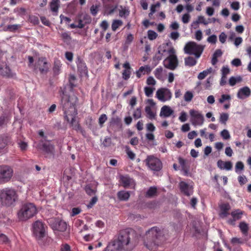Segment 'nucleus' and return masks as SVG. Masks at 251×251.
<instances>
[{
  "label": "nucleus",
  "instance_id": "24",
  "mask_svg": "<svg viewBox=\"0 0 251 251\" xmlns=\"http://www.w3.org/2000/svg\"><path fill=\"white\" fill-rule=\"evenodd\" d=\"M50 8L52 12L54 13V15H57L58 8L59 7V1H51L50 4Z\"/></svg>",
  "mask_w": 251,
  "mask_h": 251
},
{
  "label": "nucleus",
  "instance_id": "56",
  "mask_svg": "<svg viewBox=\"0 0 251 251\" xmlns=\"http://www.w3.org/2000/svg\"><path fill=\"white\" fill-rule=\"evenodd\" d=\"M190 15L188 13L184 14L182 18V21L183 23L187 24L189 22Z\"/></svg>",
  "mask_w": 251,
  "mask_h": 251
},
{
  "label": "nucleus",
  "instance_id": "52",
  "mask_svg": "<svg viewBox=\"0 0 251 251\" xmlns=\"http://www.w3.org/2000/svg\"><path fill=\"white\" fill-rule=\"evenodd\" d=\"M133 115L135 119H138L140 118L141 116V110L140 108H137L136 110L134 111Z\"/></svg>",
  "mask_w": 251,
  "mask_h": 251
},
{
  "label": "nucleus",
  "instance_id": "36",
  "mask_svg": "<svg viewBox=\"0 0 251 251\" xmlns=\"http://www.w3.org/2000/svg\"><path fill=\"white\" fill-rule=\"evenodd\" d=\"M148 37L149 40H153L157 38V34L153 30H149L148 31Z\"/></svg>",
  "mask_w": 251,
  "mask_h": 251
},
{
  "label": "nucleus",
  "instance_id": "62",
  "mask_svg": "<svg viewBox=\"0 0 251 251\" xmlns=\"http://www.w3.org/2000/svg\"><path fill=\"white\" fill-rule=\"evenodd\" d=\"M60 250L61 251H71V247L67 244L62 245Z\"/></svg>",
  "mask_w": 251,
  "mask_h": 251
},
{
  "label": "nucleus",
  "instance_id": "5",
  "mask_svg": "<svg viewBox=\"0 0 251 251\" xmlns=\"http://www.w3.org/2000/svg\"><path fill=\"white\" fill-rule=\"evenodd\" d=\"M204 46L198 44L194 41L187 42L184 48V51L185 53L195 55L196 58H199L201 56Z\"/></svg>",
  "mask_w": 251,
  "mask_h": 251
},
{
  "label": "nucleus",
  "instance_id": "17",
  "mask_svg": "<svg viewBox=\"0 0 251 251\" xmlns=\"http://www.w3.org/2000/svg\"><path fill=\"white\" fill-rule=\"evenodd\" d=\"M179 187L181 192L187 196H190L193 193L192 187L184 181H180Z\"/></svg>",
  "mask_w": 251,
  "mask_h": 251
},
{
  "label": "nucleus",
  "instance_id": "2",
  "mask_svg": "<svg viewBox=\"0 0 251 251\" xmlns=\"http://www.w3.org/2000/svg\"><path fill=\"white\" fill-rule=\"evenodd\" d=\"M161 234L162 233L159 228H151L146 233L144 237V245L151 251L155 250L161 243L163 238Z\"/></svg>",
  "mask_w": 251,
  "mask_h": 251
},
{
  "label": "nucleus",
  "instance_id": "60",
  "mask_svg": "<svg viewBox=\"0 0 251 251\" xmlns=\"http://www.w3.org/2000/svg\"><path fill=\"white\" fill-rule=\"evenodd\" d=\"M98 11V7L97 5H93L91 8H90V12L91 13L94 15L95 16Z\"/></svg>",
  "mask_w": 251,
  "mask_h": 251
},
{
  "label": "nucleus",
  "instance_id": "38",
  "mask_svg": "<svg viewBox=\"0 0 251 251\" xmlns=\"http://www.w3.org/2000/svg\"><path fill=\"white\" fill-rule=\"evenodd\" d=\"M61 36L62 39L65 42H70L71 40L70 35L67 32H63L61 34Z\"/></svg>",
  "mask_w": 251,
  "mask_h": 251
},
{
  "label": "nucleus",
  "instance_id": "64",
  "mask_svg": "<svg viewBox=\"0 0 251 251\" xmlns=\"http://www.w3.org/2000/svg\"><path fill=\"white\" fill-rule=\"evenodd\" d=\"M154 89L152 87H145L144 88L145 94H152Z\"/></svg>",
  "mask_w": 251,
  "mask_h": 251
},
{
  "label": "nucleus",
  "instance_id": "53",
  "mask_svg": "<svg viewBox=\"0 0 251 251\" xmlns=\"http://www.w3.org/2000/svg\"><path fill=\"white\" fill-rule=\"evenodd\" d=\"M111 144V139L110 137H106L102 142V145L104 147H109Z\"/></svg>",
  "mask_w": 251,
  "mask_h": 251
},
{
  "label": "nucleus",
  "instance_id": "14",
  "mask_svg": "<svg viewBox=\"0 0 251 251\" xmlns=\"http://www.w3.org/2000/svg\"><path fill=\"white\" fill-rule=\"evenodd\" d=\"M243 213V211L239 209L232 211L230 213L232 218L228 219L227 223L230 225L235 226V222L242 218Z\"/></svg>",
  "mask_w": 251,
  "mask_h": 251
},
{
  "label": "nucleus",
  "instance_id": "10",
  "mask_svg": "<svg viewBox=\"0 0 251 251\" xmlns=\"http://www.w3.org/2000/svg\"><path fill=\"white\" fill-rule=\"evenodd\" d=\"M126 241V231H121L118 236V238L114 241L109 243L116 251H123L124 248V243Z\"/></svg>",
  "mask_w": 251,
  "mask_h": 251
},
{
  "label": "nucleus",
  "instance_id": "34",
  "mask_svg": "<svg viewBox=\"0 0 251 251\" xmlns=\"http://www.w3.org/2000/svg\"><path fill=\"white\" fill-rule=\"evenodd\" d=\"M244 169V165L242 161H238L235 164V171L237 173L243 171Z\"/></svg>",
  "mask_w": 251,
  "mask_h": 251
},
{
  "label": "nucleus",
  "instance_id": "47",
  "mask_svg": "<svg viewBox=\"0 0 251 251\" xmlns=\"http://www.w3.org/2000/svg\"><path fill=\"white\" fill-rule=\"evenodd\" d=\"M107 118L105 114H103L100 115L99 119V123L101 126H102L103 124L105 122Z\"/></svg>",
  "mask_w": 251,
  "mask_h": 251
},
{
  "label": "nucleus",
  "instance_id": "33",
  "mask_svg": "<svg viewBox=\"0 0 251 251\" xmlns=\"http://www.w3.org/2000/svg\"><path fill=\"white\" fill-rule=\"evenodd\" d=\"M123 25L122 21L119 20H115L113 21L112 24V29L113 31H116V29Z\"/></svg>",
  "mask_w": 251,
  "mask_h": 251
},
{
  "label": "nucleus",
  "instance_id": "3",
  "mask_svg": "<svg viewBox=\"0 0 251 251\" xmlns=\"http://www.w3.org/2000/svg\"><path fill=\"white\" fill-rule=\"evenodd\" d=\"M18 194L15 189L7 187L0 189V203L1 205L9 207L18 200Z\"/></svg>",
  "mask_w": 251,
  "mask_h": 251
},
{
  "label": "nucleus",
  "instance_id": "48",
  "mask_svg": "<svg viewBox=\"0 0 251 251\" xmlns=\"http://www.w3.org/2000/svg\"><path fill=\"white\" fill-rule=\"evenodd\" d=\"M222 72L223 79H226V75L229 73V68L227 67L224 66L222 68Z\"/></svg>",
  "mask_w": 251,
  "mask_h": 251
},
{
  "label": "nucleus",
  "instance_id": "57",
  "mask_svg": "<svg viewBox=\"0 0 251 251\" xmlns=\"http://www.w3.org/2000/svg\"><path fill=\"white\" fill-rule=\"evenodd\" d=\"M120 120L117 117H113L111 118L110 124L111 125H118L120 124Z\"/></svg>",
  "mask_w": 251,
  "mask_h": 251
},
{
  "label": "nucleus",
  "instance_id": "4",
  "mask_svg": "<svg viewBox=\"0 0 251 251\" xmlns=\"http://www.w3.org/2000/svg\"><path fill=\"white\" fill-rule=\"evenodd\" d=\"M36 213L37 209L35 205L28 203L22 206L17 213V216L20 221H25L33 217Z\"/></svg>",
  "mask_w": 251,
  "mask_h": 251
},
{
  "label": "nucleus",
  "instance_id": "8",
  "mask_svg": "<svg viewBox=\"0 0 251 251\" xmlns=\"http://www.w3.org/2000/svg\"><path fill=\"white\" fill-rule=\"evenodd\" d=\"M13 175V169L7 165L0 166V184L9 182Z\"/></svg>",
  "mask_w": 251,
  "mask_h": 251
},
{
  "label": "nucleus",
  "instance_id": "7",
  "mask_svg": "<svg viewBox=\"0 0 251 251\" xmlns=\"http://www.w3.org/2000/svg\"><path fill=\"white\" fill-rule=\"evenodd\" d=\"M32 232L36 238L40 240L46 236V226L41 221H37L33 224Z\"/></svg>",
  "mask_w": 251,
  "mask_h": 251
},
{
  "label": "nucleus",
  "instance_id": "11",
  "mask_svg": "<svg viewBox=\"0 0 251 251\" xmlns=\"http://www.w3.org/2000/svg\"><path fill=\"white\" fill-rule=\"evenodd\" d=\"M173 53L170 54L164 61V65L165 68L171 70H175L178 65V61L176 55L174 54V50L172 49L170 51Z\"/></svg>",
  "mask_w": 251,
  "mask_h": 251
},
{
  "label": "nucleus",
  "instance_id": "31",
  "mask_svg": "<svg viewBox=\"0 0 251 251\" xmlns=\"http://www.w3.org/2000/svg\"><path fill=\"white\" fill-rule=\"evenodd\" d=\"M163 69L162 68H156L154 72V74L156 78H157L158 79H162L163 78Z\"/></svg>",
  "mask_w": 251,
  "mask_h": 251
},
{
  "label": "nucleus",
  "instance_id": "41",
  "mask_svg": "<svg viewBox=\"0 0 251 251\" xmlns=\"http://www.w3.org/2000/svg\"><path fill=\"white\" fill-rule=\"evenodd\" d=\"M221 135L225 140L229 139L230 137L229 132L226 129H224L221 131Z\"/></svg>",
  "mask_w": 251,
  "mask_h": 251
},
{
  "label": "nucleus",
  "instance_id": "55",
  "mask_svg": "<svg viewBox=\"0 0 251 251\" xmlns=\"http://www.w3.org/2000/svg\"><path fill=\"white\" fill-rule=\"evenodd\" d=\"M82 21L85 22V24H89L91 22V18L88 14H84L82 16Z\"/></svg>",
  "mask_w": 251,
  "mask_h": 251
},
{
  "label": "nucleus",
  "instance_id": "51",
  "mask_svg": "<svg viewBox=\"0 0 251 251\" xmlns=\"http://www.w3.org/2000/svg\"><path fill=\"white\" fill-rule=\"evenodd\" d=\"M85 189L86 193L90 196L93 195L96 192L95 190L91 188L90 185L86 186Z\"/></svg>",
  "mask_w": 251,
  "mask_h": 251
},
{
  "label": "nucleus",
  "instance_id": "63",
  "mask_svg": "<svg viewBox=\"0 0 251 251\" xmlns=\"http://www.w3.org/2000/svg\"><path fill=\"white\" fill-rule=\"evenodd\" d=\"M226 35L224 32H222L219 36V40L223 44L226 42Z\"/></svg>",
  "mask_w": 251,
  "mask_h": 251
},
{
  "label": "nucleus",
  "instance_id": "12",
  "mask_svg": "<svg viewBox=\"0 0 251 251\" xmlns=\"http://www.w3.org/2000/svg\"><path fill=\"white\" fill-rule=\"evenodd\" d=\"M191 122L194 126H201L203 124L204 118L202 115L199 111L194 110L190 111Z\"/></svg>",
  "mask_w": 251,
  "mask_h": 251
},
{
  "label": "nucleus",
  "instance_id": "42",
  "mask_svg": "<svg viewBox=\"0 0 251 251\" xmlns=\"http://www.w3.org/2000/svg\"><path fill=\"white\" fill-rule=\"evenodd\" d=\"M126 154L129 158L131 160H133L135 158L136 155L129 149L126 147Z\"/></svg>",
  "mask_w": 251,
  "mask_h": 251
},
{
  "label": "nucleus",
  "instance_id": "35",
  "mask_svg": "<svg viewBox=\"0 0 251 251\" xmlns=\"http://www.w3.org/2000/svg\"><path fill=\"white\" fill-rule=\"evenodd\" d=\"M61 64L59 61H55L54 63L53 70L55 74L57 75L60 71Z\"/></svg>",
  "mask_w": 251,
  "mask_h": 251
},
{
  "label": "nucleus",
  "instance_id": "25",
  "mask_svg": "<svg viewBox=\"0 0 251 251\" xmlns=\"http://www.w3.org/2000/svg\"><path fill=\"white\" fill-rule=\"evenodd\" d=\"M157 193V191L156 187L152 186L150 187L148 190L147 191L145 194V197L146 198H151L156 195Z\"/></svg>",
  "mask_w": 251,
  "mask_h": 251
},
{
  "label": "nucleus",
  "instance_id": "1",
  "mask_svg": "<svg viewBox=\"0 0 251 251\" xmlns=\"http://www.w3.org/2000/svg\"><path fill=\"white\" fill-rule=\"evenodd\" d=\"M76 95H63L61 103L64 111L65 117L70 123L73 129L79 131L82 135L85 132L80 126L78 122L76 120V116L77 114L75 105L77 101Z\"/></svg>",
  "mask_w": 251,
  "mask_h": 251
},
{
  "label": "nucleus",
  "instance_id": "45",
  "mask_svg": "<svg viewBox=\"0 0 251 251\" xmlns=\"http://www.w3.org/2000/svg\"><path fill=\"white\" fill-rule=\"evenodd\" d=\"M117 197L120 201L126 200V192L125 191H120L117 194Z\"/></svg>",
  "mask_w": 251,
  "mask_h": 251
},
{
  "label": "nucleus",
  "instance_id": "26",
  "mask_svg": "<svg viewBox=\"0 0 251 251\" xmlns=\"http://www.w3.org/2000/svg\"><path fill=\"white\" fill-rule=\"evenodd\" d=\"M145 112L147 113V117L150 119L152 120L155 118L156 113L153 110H152L151 106H146Z\"/></svg>",
  "mask_w": 251,
  "mask_h": 251
},
{
  "label": "nucleus",
  "instance_id": "39",
  "mask_svg": "<svg viewBox=\"0 0 251 251\" xmlns=\"http://www.w3.org/2000/svg\"><path fill=\"white\" fill-rule=\"evenodd\" d=\"M228 119V115L227 113H222L220 115V121L223 124H226Z\"/></svg>",
  "mask_w": 251,
  "mask_h": 251
},
{
  "label": "nucleus",
  "instance_id": "23",
  "mask_svg": "<svg viewBox=\"0 0 251 251\" xmlns=\"http://www.w3.org/2000/svg\"><path fill=\"white\" fill-rule=\"evenodd\" d=\"M173 113L174 111L170 107L165 105L161 109L160 116H164V117H168Z\"/></svg>",
  "mask_w": 251,
  "mask_h": 251
},
{
  "label": "nucleus",
  "instance_id": "9",
  "mask_svg": "<svg viewBox=\"0 0 251 251\" xmlns=\"http://www.w3.org/2000/svg\"><path fill=\"white\" fill-rule=\"evenodd\" d=\"M126 251L127 247L131 250L138 244L139 236L133 229L126 228Z\"/></svg>",
  "mask_w": 251,
  "mask_h": 251
},
{
  "label": "nucleus",
  "instance_id": "37",
  "mask_svg": "<svg viewBox=\"0 0 251 251\" xmlns=\"http://www.w3.org/2000/svg\"><path fill=\"white\" fill-rule=\"evenodd\" d=\"M18 147L20 148L21 150L22 151H25L26 150L27 148V144L26 142L22 141H19L18 142Z\"/></svg>",
  "mask_w": 251,
  "mask_h": 251
},
{
  "label": "nucleus",
  "instance_id": "46",
  "mask_svg": "<svg viewBox=\"0 0 251 251\" xmlns=\"http://www.w3.org/2000/svg\"><path fill=\"white\" fill-rule=\"evenodd\" d=\"M196 24H203L205 25H206L208 24V22L206 21L204 17L202 16H200L198 18V20L196 21L195 22Z\"/></svg>",
  "mask_w": 251,
  "mask_h": 251
},
{
  "label": "nucleus",
  "instance_id": "59",
  "mask_svg": "<svg viewBox=\"0 0 251 251\" xmlns=\"http://www.w3.org/2000/svg\"><path fill=\"white\" fill-rule=\"evenodd\" d=\"M241 61L240 59L238 58H235L231 61V64L233 66H236V67H239L241 65Z\"/></svg>",
  "mask_w": 251,
  "mask_h": 251
},
{
  "label": "nucleus",
  "instance_id": "54",
  "mask_svg": "<svg viewBox=\"0 0 251 251\" xmlns=\"http://www.w3.org/2000/svg\"><path fill=\"white\" fill-rule=\"evenodd\" d=\"M231 8L234 10H238L240 8V3L238 1H234L231 4Z\"/></svg>",
  "mask_w": 251,
  "mask_h": 251
},
{
  "label": "nucleus",
  "instance_id": "16",
  "mask_svg": "<svg viewBox=\"0 0 251 251\" xmlns=\"http://www.w3.org/2000/svg\"><path fill=\"white\" fill-rule=\"evenodd\" d=\"M178 160L183 172V175L188 176L189 174L190 163L187 160L180 157L178 158Z\"/></svg>",
  "mask_w": 251,
  "mask_h": 251
},
{
  "label": "nucleus",
  "instance_id": "22",
  "mask_svg": "<svg viewBox=\"0 0 251 251\" xmlns=\"http://www.w3.org/2000/svg\"><path fill=\"white\" fill-rule=\"evenodd\" d=\"M42 150L48 154L54 155V146L51 145L50 143L47 142L43 144Z\"/></svg>",
  "mask_w": 251,
  "mask_h": 251
},
{
  "label": "nucleus",
  "instance_id": "21",
  "mask_svg": "<svg viewBox=\"0 0 251 251\" xmlns=\"http://www.w3.org/2000/svg\"><path fill=\"white\" fill-rule=\"evenodd\" d=\"M150 67L148 65H145L140 67L139 69L136 71V75L138 78H140L142 75L148 74L151 72Z\"/></svg>",
  "mask_w": 251,
  "mask_h": 251
},
{
  "label": "nucleus",
  "instance_id": "32",
  "mask_svg": "<svg viewBox=\"0 0 251 251\" xmlns=\"http://www.w3.org/2000/svg\"><path fill=\"white\" fill-rule=\"evenodd\" d=\"M19 27L20 25H8L4 28V30L6 31H9L11 32H14L17 30Z\"/></svg>",
  "mask_w": 251,
  "mask_h": 251
},
{
  "label": "nucleus",
  "instance_id": "49",
  "mask_svg": "<svg viewBox=\"0 0 251 251\" xmlns=\"http://www.w3.org/2000/svg\"><path fill=\"white\" fill-rule=\"evenodd\" d=\"M238 180L241 185L245 184L247 182V179L245 176H239L238 177Z\"/></svg>",
  "mask_w": 251,
  "mask_h": 251
},
{
  "label": "nucleus",
  "instance_id": "27",
  "mask_svg": "<svg viewBox=\"0 0 251 251\" xmlns=\"http://www.w3.org/2000/svg\"><path fill=\"white\" fill-rule=\"evenodd\" d=\"M185 65L189 67L195 66L197 63V60L193 57L189 56L185 58Z\"/></svg>",
  "mask_w": 251,
  "mask_h": 251
},
{
  "label": "nucleus",
  "instance_id": "15",
  "mask_svg": "<svg viewBox=\"0 0 251 251\" xmlns=\"http://www.w3.org/2000/svg\"><path fill=\"white\" fill-rule=\"evenodd\" d=\"M51 226L54 230H57L60 232L66 231L67 228L66 223L58 219L55 220L54 223Z\"/></svg>",
  "mask_w": 251,
  "mask_h": 251
},
{
  "label": "nucleus",
  "instance_id": "44",
  "mask_svg": "<svg viewBox=\"0 0 251 251\" xmlns=\"http://www.w3.org/2000/svg\"><path fill=\"white\" fill-rule=\"evenodd\" d=\"M157 98L162 101L170 100L171 95H156Z\"/></svg>",
  "mask_w": 251,
  "mask_h": 251
},
{
  "label": "nucleus",
  "instance_id": "43",
  "mask_svg": "<svg viewBox=\"0 0 251 251\" xmlns=\"http://www.w3.org/2000/svg\"><path fill=\"white\" fill-rule=\"evenodd\" d=\"M233 165L231 161H228L224 162V166L223 169L229 171L231 170L232 168Z\"/></svg>",
  "mask_w": 251,
  "mask_h": 251
},
{
  "label": "nucleus",
  "instance_id": "20",
  "mask_svg": "<svg viewBox=\"0 0 251 251\" xmlns=\"http://www.w3.org/2000/svg\"><path fill=\"white\" fill-rule=\"evenodd\" d=\"M77 69L80 73L86 74L87 73V68L85 63L82 61L79 57H77L76 61Z\"/></svg>",
  "mask_w": 251,
  "mask_h": 251
},
{
  "label": "nucleus",
  "instance_id": "18",
  "mask_svg": "<svg viewBox=\"0 0 251 251\" xmlns=\"http://www.w3.org/2000/svg\"><path fill=\"white\" fill-rule=\"evenodd\" d=\"M36 67L41 73H46L48 72L49 68L47 62L45 58H40L36 63Z\"/></svg>",
  "mask_w": 251,
  "mask_h": 251
},
{
  "label": "nucleus",
  "instance_id": "19",
  "mask_svg": "<svg viewBox=\"0 0 251 251\" xmlns=\"http://www.w3.org/2000/svg\"><path fill=\"white\" fill-rule=\"evenodd\" d=\"M220 213L219 214L220 217L224 218L226 217L228 215V211L230 209V206L228 203H223L220 206Z\"/></svg>",
  "mask_w": 251,
  "mask_h": 251
},
{
  "label": "nucleus",
  "instance_id": "30",
  "mask_svg": "<svg viewBox=\"0 0 251 251\" xmlns=\"http://www.w3.org/2000/svg\"><path fill=\"white\" fill-rule=\"evenodd\" d=\"M135 186V183L134 180L126 176V189L130 188L134 189Z\"/></svg>",
  "mask_w": 251,
  "mask_h": 251
},
{
  "label": "nucleus",
  "instance_id": "6",
  "mask_svg": "<svg viewBox=\"0 0 251 251\" xmlns=\"http://www.w3.org/2000/svg\"><path fill=\"white\" fill-rule=\"evenodd\" d=\"M145 162L148 168L154 172H159L163 168V164L160 159L153 155L147 156Z\"/></svg>",
  "mask_w": 251,
  "mask_h": 251
},
{
  "label": "nucleus",
  "instance_id": "13",
  "mask_svg": "<svg viewBox=\"0 0 251 251\" xmlns=\"http://www.w3.org/2000/svg\"><path fill=\"white\" fill-rule=\"evenodd\" d=\"M0 75L8 77H12L15 75L6 63L0 59Z\"/></svg>",
  "mask_w": 251,
  "mask_h": 251
},
{
  "label": "nucleus",
  "instance_id": "29",
  "mask_svg": "<svg viewBox=\"0 0 251 251\" xmlns=\"http://www.w3.org/2000/svg\"><path fill=\"white\" fill-rule=\"evenodd\" d=\"M239 228L243 234L247 233L249 230L248 225L245 222H242L239 224Z\"/></svg>",
  "mask_w": 251,
  "mask_h": 251
},
{
  "label": "nucleus",
  "instance_id": "40",
  "mask_svg": "<svg viewBox=\"0 0 251 251\" xmlns=\"http://www.w3.org/2000/svg\"><path fill=\"white\" fill-rule=\"evenodd\" d=\"M251 90L248 87H244L238 92L237 94H250Z\"/></svg>",
  "mask_w": 251,
  "mask_h": 251
},
{
  "label": "nucleus",
  "instance_id": "58",
  "mask_svg": "<svg viewBox=\"0 0 251 251\" xmlns=\"http://www.w3.org/2000/svg\"><path fill=\"white\" fill-rule=\"evenodd\" d=\"M195 38L198 41H201L202 38V33L201 30H198L195 33Z\"/></svg>",
  "mask_w": 251,
  "mask_h": 251
},
{
  "label": "nucleus",
  "instance_id": "61",
  "mask_svg": "<svg viewBox=\"0 0 251 251\" xmlns=\"http://www.w3.org/2000/svg\"><path fill=\"white\" fill-rule=\"evenodd\" d=\"M75 80V77L74 75H71L70 76L69 82L70 85L68 86L69 88L71 90L73 88L74 85L73 84V82Z\"/></svg>",
  "mask_w": 251,
  "mask_h": 251
},
{
  "label": "nucleus",
  "instance_id": "28",
  "mask_svg": "<svg viewBox=\"0 0 251 251\" xmlns=\"http://www.w3.org/2000/svg\"><path fill=\"white\" fill-rule=\"evenodd\" d=\"M212 72V68H210L209 69H206L205 70L203 71L202 72H201L198 76V78L200 80H202L204 79L207 75L210 74Z\"/></svg>",
  "mask_w": 251,
  "mask_h": 251
},
{
  "label": "nucleus",
  "instance_id": "50",
  "mask_svg": "<svg viewBox=\"0 0 251 251\" xmlns=\"http://www.w3.org/2000/svg\"><path fill=\"white\" fill-rule=\"evenodd\" d=\"M207 42L211 44H215L217 41L216 35H212L208 37L207 39Z\"/></svg>",
  "mask_w": 251,
  "mask_h": 251
}]
</instances>
